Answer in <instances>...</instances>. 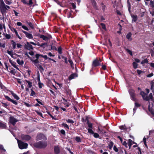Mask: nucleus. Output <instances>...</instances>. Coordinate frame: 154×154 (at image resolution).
Segmentation results:
<instances>
[{
	"mask_svg": "<svg viewBox=\"0 0 154 154\" xmlns=\"http://www.w3.org/2000/svg\"><path fill=\"white\" fill-rule=\"evenodd\" d=\"M75 140L77 142H81L80 138L79 137H75Z\"/></svg>",
	"mask_w": 154,
	"mask_h": 154,
	"instance_id": "a19ab883",
	"label": "nucleus"
},
{
	"mask_svg": "<svg viewBox=\"0 0 154 154\" xmlns=\"http://www.w3.org/2000/svg\"><path fill=\"white\" fill-rule=\"evenodd\" d=\"M148 63V60L147 59H145L142 60L141 62V64H143L145 63Z\"/></svg>",
	"mask_w": 154,
	"mask_h": 154,
	"instance_id": "ea45409f",
	"label": "nucleus"
},
{
	"mask_svg": "<svg viewBox=\"0 0 154 154\" xmlns=\"http://www.w3.org/2000/svg\"><path fill=\"white\" fill-rule=\"evenodd\" d=\"M119 128L121 130H123L121 133V135L129 134V132L130 130V127H127L125 125L120 126Z\"/></svg>",
	"mask_w": 154,
	"mask_h": 154,
	"instance_id": "39448f33",
	"label": "nucleus"
},
{
	"mask_svg": "<svg viewBox=\"0 0 154 154\" xmlns=\"http://www.w3.org/2000/svg\"><path fill=\"white\" fill-rule=\"evenodd\" d=\"M22 28H23L24 29L28 31L29 30L28 28L25 26L23 25L22 26Z\"/></svg>",
	"mask_w": 154,
	"mask_h": 154,
	"instance_id": "0e129e2a",
	"label": "nucleus"
},
{
	"mask_svg": "<svg viewBox=\"0 0 154 154\" xmlns=\"http://www.w3.org/2000/svg\"><path fill=\"white\" fill-rule=\"evenodd\" d=\"M7 126L6 124L5 123H3L0 121V128L5 129Z\"/></svg>",
	"mask_w": 154,
	"mask_h": 154,
	"instance_id": "aec40b11",
	"label": "nucleus"
},
{
	"mask_svg": "<svg viewBox=\"0 0 154 154\" xmlns=\"http://www.w3.org/2000/svg\"><path fill=\"white\" fill-rule=\"evenodd\" d=\"M25 48L28 50H33V48L32 45L29 42H27L26 44L25 45Z\"/></svg>",
	"mask_w": 154,
	"mask_h": 154,
	"instance_id": "4468645a",
	"label": "nucleus"
},
{
	"mask_svg": "<svg viewBox=\"0 0 154 154\" xmlns=\"http://www.w3.org/2000/svg\"><path fill=\"white\" fill-rule=\"evenodd\" d=\"M33 4L32 1V0H29V3H27V5H31Z\"/></svg>",
	"mask_w": 154,
	"mask_h": 154,
	"instance_id": "69168bd1",
	"label": "nucleus"
},
{
	"mask_svg": "<svg viewBox=\"0 0 154 154\" xmlns=\"http://www.w3.org/2000/svg\"><path fill=\"white\" fill-rule=\"evenodd\" d=\"M17 62L20 65H23L24 63L23 61V60L20 61L19 59L17 60Z\"/></svg>",
	"mask_w": 154,
	"mask_h": 154,
	"instance_id": "c85d7f7f",
	"label": "nucleus"
},
{
	"mask_svg": "<svg viewBox=\"0 0 154 154\" xmlns=\"http://www.w3.org/2000/svg\"><path fill=\"white\" fill-rule=\"evenodd\" d=\"M22 140L25 141H29L30 140L31 137L29 135H21Z\"/></svg>",
	"mask_w": 154,
	"mask_h": 154,
	"instance_id": "2eb2a0df",
	"label": "nucleus"
},
{
	"mask_svg": "<svg viewBox=\"0 0 154 154\" xmlns=\"http://www.w3.org/2000/svg\"><path fill=\"white\" fill-rule=\"evenodd\" d=\"M26 82L28 83V86L29 88H31L32 85V82L26 80Z\"/></svg>",
	"mask_w": 154,
	"mask_h": 154,
	"instance_id": "c9c22d12",
	"label": "nucleus"
},
{
	"mask_svg": "<svg viewBox=\"0 0 154 154\" xmlns=\"http://www.w3.org/2000/svg\"><path fill=\"white\" fill-rule=\"evenodd\" d=\"M39 56L40 57V58H44L45 60H46L48 59V57H47V55H43L41 54H39Z\"/></svg>",
	"mask_w": 154,
	"mask_h": 154,
	"instance_id": "2f4dec72",
	"label": "nucleus"
},
{
	"mask_svg": "<svg viewBox=\"0 0 154 154\" xmlns=\"http://www.w3.org/2000/svg\"><path fill=\"white\" fill-rule=\"evenodd\" d=\"M32 58L31 60L33 63L34 65L37 67H38V63H40V61H43L40 59L41 58L39 54H36L35 55V57H33Z\"/></svg>",
	"mask_w": 154,
	"mask_h": 154,
	"instance_id": "f03ea898",
	"label": "nucleus"
},
{
	"mask_svg": "<svg viewBox=\"0 0 154 154\" xmlns=\"http://www.w3.org/2000/svg\"><path fill=\"white\" fill-rule=\"evenodd\" d=\"M131 17L132 18V21L135 22L137 20V15H131Z\"/></svg>",
	"mask_w": 154,
	"mask_h": 154,
	"instance_id": "393cba45",
	"label": "nucleus"
},
{
	"mask_svg": "<svg viewBox=\"0 0 154 154\" xmlns=\"http://www.w3.org/2000/svg\"><path fill=\"white\" fill-rule=\"evenodd\" d=\"M113 142L112 141H111L109 144V145H108V147L110 149H111L112 148V146H113Z\"/></svg>",
	"mask_w": 154,
	"mask_h": 154,
	"instance_id": "72a5a7b5",
	"label": "nucleus"
},
{
	"mask_svg": "<svg viewBox=\"0 0 154 154\" xmlns=\"http://www.w3.org/2000/svg\"><path fill=\"white\" fill-rule=\"evenodd\" d=\"M5 2L6 4L8 5H10L11 3V2L8 1V0H5Z\"/></svg>",
	"mask_w": 154,
	"mask_h": 154,
	"instance_id": "13d9d810",
	"label": "nucleus"
},
{
	"mask_svg": "<svg viewBox=\"0 0 154 154\" xmlns=\"http://www.w3.org/2000/svg\"><path fill=\"white\" fill-rule=\"evenodd\" d=\"M100 25L101 26L102 28L103 29L106 30V28L105 24L103 23H101Z\"/></svg>",
	"mask_w": 154,
	"mask_h": 154,
	"instance_id": "c03bdc74",
	"label": "nucleus"
},
{
	"mask_svg": "<svg viewBox=\"0 0 154 154\" xmlns=\"http://www.w3.org/2000/svg\"><path fill=\"white\" fill-rule=\"evenodd\" d=\"M7 53L9 55H10L11 57H13V54L12 53V51H9V50H8L7 51Z\"/></svg>",
	"mask_w": 154,
	"mask_h": 154,
	"instance_id": "37998d69",
	"label": "nucleus"
},
{
	"mask_svg": "<svg viewBox=\"0 0 154 154\" xmlns=\"http://www.w3.org/2000/svg\"><path fill=\"white\" fill-rule=\"evenodd\" d=\"M62 125L63 127H64V128L68 130L69 129V127L68 125L66 123H63L62 124Z\"/></svg>",
	"mask_w": 154,
	"mask_h": 154,
	"instance_id": "c756f323",
	"label": "nucleus"
},
{
	"mask_svg": "<svg viewBox=\"0 0 154 154\" xmlns=\"http://www.w3.org/2000/svg\"><path fill=\"white\" fill-rule=\"evenodd\" d=\"M11 93L14 99L17 100H18L20 99V98L16 94L14 93L13 91H11Z\"/></svg>",
	"mask_w": 154,
	"mask_h": 154,
	"instance_id": "412c9836",
	"label": "nucleus"
},
{
	"mask_svg": "<svg viewBox=\"0 0 154 154\" xmlns=\"http://www.w3.org/2000/svg\"><path fill=\"white\" fill-rule=\"evenodd\" d=\"M93 128H89L88 130V132L90 134L94 135H99V134H105L107 133L108 131L106 128L104 127H102L101 126H99L98 127L97 129V133H94L93 131Z\"/></svg>",
	"mask_w": 154,
	"mask_h": 154,
	"instance_id": "f257e3e1",
	"label": "nucleus"
},
{
	"mask_svg": "<svg viewBox=\"0 0 154 154\" xmlns=\"http://www.w3.org/2000/svg\"><path fill=\"white\" fill-rule=\"evenodd\" d=\"M101 65V63L100 62L99 60L97 59L94 60L92 62V68L94 69V67L100 66Z\"/></svg>",
	"mask_w": 154,
	"mask_h": 154,
	"instance_id": "1a4fd4ad",
	"label": "nucleus"
},
{
	"mask_svg": "<svg viewBox=\"0 0 154 154\" xmlns=\"http://www.w3.org/2000/svg\"><path fill=\"white\" fill-rule=\"evenodd\" d=\"M148 109L151 114L152 115L154 116V110L152 108H150V105L149 104L148 106Z\"/></svg>",
	"mask_w": 154,
	"mask_h": 154,
	"instance_id": "b1692460",
	"label": "nucleus"
},
{
	"mask_svg": "<svg viewBox=\"0 0 154 154\" xmlns=\"http://www.w3.org/2000/svg\"><path fill=\"white\" fill-rule=\"evenodd\" d=\"M47 145L46 142L40 141L34 143L33 146L35 147L39 148H44Z\"/></svg>",
	"mask_w": 154,
	"mask_h": 154,
	"instance_id": "7ed1b4c3",
	"label": "nucleus"
},
{
	"mask_svg": "<svg viewBox=\"0 0 154 154\" xmlns=\"http://www.w3.org/2000/svg\"><path fill=\"white\" fill-rule=\"evenodd\" d=\"M26 23L27 24H28L29 26L32 29H33L34 28V27L33 26V25L32 24V23H31V22H26Z\"/></svg>",
	"mask_w": 154,
	"mask_h": 154,
	"instance_id": "473e14b6",
	"label": "nucleus"
},
{
	"mask_svg": "<svg viewBox=\"0 0 154 154\" xmlns=\"http://www.w3.org/2000/svg\"><path fill=\"white\" fill-rule=\"evenodd\" d=\"M77 77V75L76 73H73L71 74L69 77L68 79L69 80H70L73 79L75 77Z\"/></svg>",
	"mask_w": 154,
	"mask_h": 154,
	"instance_id": "f3484780",
	"label": "nucleus"
},
{
	"mask_svg": "<svg viewBox=\"0 0 154 154\" xmlns=\"http://www.w3.org/2000/svg\"><path fill=\"white\" fill-rule=\"evenodd\" d=\"M82 121L83 122H86V123L87 124V123H88V122H89V120L88 119V117H87L86 118V119H85V120L83 118H82Z\"/></svg>",
	"mask_w": 154,
	"mask_h": 154,
	"instance_id": "09e8293b",
	"label": "nucleus"
},
{
	"mask_svg": "<svg viewBox=\"0 0 154 154\" xmlns=\"http://www.w3.org/2000/svg\"><path fill=\"white\" fill-rule=\"evenodd\" d=\"M153 95L152 93H150L149 94V99L151 100H152V99L153 98Z\"/></svg>",
	"mask_w": 154,
	"mask_h": 154,
	"instance_id": "6e6d98bb",
	"label": "nucleus"
},
{
	"mask_svg": "<svg viewBox=\"0 0 154 154\" xmlns=\"http://www.w3.org/2000/svg\"><path fill=\"white\" fill-rule=\"evenodd\" d=\"M11 42L13 48L15 49L16 48V43L13 40H11Z\"/></svg>",
	"mask_w": 154,
	"mask_h": 154,
	"instance_id": "7c9ffc66",
	"label": "nucleus"
},
{
	"mask_svg": "<svg viewBox=\"0 0 154 154\" xmlns=\"http://www.w3.org/2000/svg\"><path fill=\"white\" fill-rule=\"evenodd\" d=\"M18 146L21 149H26L27 147L28 144L26 143H24L21 141L17 140Z\"/></svg>",
	"mask_w": 154,
	"mask_h": 154,
	"instance_id": "6e6552de",
	"label": "nucleus"
},
{
	"mask_svg": "<svg viewBox=\"0 0 154 154\" xmlns=\"http://www.w3.org/2000/svg\"><path fill=\"white\" fill-rule=\"evenodd\" d=\"M38 87L39 88H42V86L44 85L43 83H41V82H38Z\"/></svg>",
	"mask_w": 154,
	"mask_h": 154,
	"instance_id": "864d4df0",
	"label": "nucleus"
},
{
	"mask_svg": "<svg viewBox=\"0 0 154 154\" xmlns=\"http://www.w3.org/2000/svg\"><path fill=\"white\" fill-rule=\"evenodd\" d=\"M3 104V106L7 108L8 106V105L6 103H4L3 102H1Z\"/></svg>",
	"mask_w": 154,
	"mask_h": 154,
	"instance_id": "5fc2aeb1",
	"label": "nucleus"
},
{
	"mask_svg": "<svg viewBox=\"0 0 154 154\" xmlns=\"http://www.w3.org/2000/svg\"><path fill=\"white\" fill-rule=\"evenodd\" d=\"M38 36L39 37L41 38H42L45 41H48V38L47 37V36H45L43 35H40L39 34L38 35Z\"/></svg>",
	"mask_w": 154,
	"mask_h": 154,
	"instance_id": "6ab92c4d",
	"label": "nucleus"
},
{
	"mask_svg": "<svg viewBox=\"0 0 154 154\" xmlns=\"http://www.w3.org/2000/svg\"><path fill=\"white\" fill-rule=\"evenodd\" d=\"M150 6L152 8H154V1L151 0L150 1Z\"/></svg>",
	"mask_w": 154,
	"mask_h": 154,
	"instance_id": "49530a36",
	"label": "nucleus"
},
{
	"mask_svg": "<svg viewBox=\"0 0 154 154\" xmlns=\"http://www.w3.org/2000/svg\"><path fill=\"white\" fill-rule=\"evenodd\" d=\"M123 145L126 148L128 147V143H127L125 141L123 142L122 143Z\"/></svg>",
	"mask_w": 154,
	"mask_h": 154,
	"instance_id": "bf43d9fd",
	"label": "nucleus"
},
{
	"mask_svg": "<svg viewBox=\"0 0 154 154\" xmlns=\"http://www.w3.org/2000/svg\"><path fill=\"white\" fill-rule=\"evenodd\" d=\"M133 68L136 69L137 68L138 64L136 62H134L133 63Z\"/></svg>",
	"mask_w": 154,
	"mask_h": 154,
	"instance_id": "f704fd0d",
	"label": "nucleus"
},
{
	"mask_svg": "<svg viewBox=\"0 0 154 154\" xmlns=\"http://www.w3.org/2000/svg\"><path fill=\"white\" fill-rule=\"evenodd\" d=\"M35 112H36L37 113V114L38 115L40 116H41V117H42V112H39L37 110H35Z\"/></svg>",
	"mask_w": 154,
	"mask_h": 154,
	"instance_id": "603ef678",
	"label": "nucleus"
},
{
	"mask_svg": "<svg viewBox=\"0 0 154 154\" xmlns=\"http://www.w3.org/2000/svg\"><path fill=\"white\" fill-rule=\"evenodd\" d=\"M144 12H142L140 13L139 14V16L140 17H143V16H144Z\"/></svg>",
	"mask_w": 154,
	"mask_h": 154,
	"instance_id": "338daca9",
	"label": "nucleus"
},
{
	"mask_svg": "<svg viewBox=\"0 0 154 154\" xmlns=\"http://www.w3.org/2000/svg\"><path fill=\"white\" fill-rule=\"evenodd\" d=\"M31 92L30 94V96L34 97L35 94V92L33 91L32 89H31Z\"/></svg>",
	"mask_w": 154,
	"mask_h": 154,
	"instance_id": "58836bf2",
	"label": "nucleus"
},
{
	"mask_svg": "<svg viewBox=\"0 0 154 154\" xmlns=\"http://www.w3.org/2000/svg\"><path fill=\"white\" fill-rule=\"evenodd\" d=\"M140 95L142 96L143 99L144 100H145V96L147 95V94H146L145 92L143 91H140Z\"/></svg>",
	"mask_w": 154,
	"mask_h": 154,
	"instance_id": "a878e982",
	"label": "nucleus"
},
{
	"mask_svg": "<svg viewBox=\"0 0 154 154\" xmlns=\"http://www.w3.org/2000/svg\"><path fill=\"white\" fill-rule=\"evenodd\" d=\"M51 49L53 50H54L56 51L57 50V48L54 45H51Z\"/></svg>",
	"mask_w": 154,
	"mask_h": 154,
	"instance_id": "de8ad7c7",
	"label": "nucleus"
},
{
	"mask_svg": "<svg viewBox=\"0 0 154 154\" xmlns=\"http://www.w3.org/2000/svg\"><path fill=\"white\" fill-rule=\"evenodd\" d=\"M38 67H37L39 69L40 72L42 73L44 71V69L41 65L38 64Z\"/></svg>",
	"mask_w": 154,
	"mask_h": 154,
	"instance_id": "cd10ccee",
	"label": "nucleus"
},
{
	"mask_svg": "<svg viewBox=\"0 0 154 154\" xmlns=\"http://www.w3.org/2000/svg\"><path fill=\"white\" fill-rule=\"evenodd\" d=\"M64 11H66V12H67V16L68 18H69L70 17L72 18L73 17L72 15L73 11L71 9H69V10H68L67 9L65 10Z\"/></svg>",
	"mask_w": 154,
	"mask_h": 154,
	"instance_id": "9b49d317",
	"label": "nucleus"
},
{
	"mask_svg": "<svg viewBox=\"0 0 154 154\" xmlns=\"http://www.w3.org/2000/svg\"><path fill=\"white\" fill-rule=\"evenodd\" d=\"M134 143V142H133V141H132L130 139H129L128 140V143H129V144H133Z\"/></svg>",
	"mask_w": 154,
	"mask_h": 154,
	"instance_id": "052dcab7",
	"label": "nucleus"
},
{
	"mask_svg": "<svg viewBox=\"0 0 154 154\" xmlns=\"http://www.w3.org/2000/svg\"><path fill=\"white\" fill-rule=\"evenodd\" d=\"M9 61L10 63H11V65L14 68H16L18 70H19V68L16 65V63L12 61L11 60V59H9Z\"/></svg>",
	"mask_w": 154,
	"mask_h": 154,
	"instance_id": "dca6fc26",
	"label": "nucleus"
},
{
	"mask_svg": "<svg viewBox=\"0 0 154 154\" xmlns=\"http://www.w3.org/2000/svg\"><path fill=\"white\" fill-rule=\"evenodd\" d=\"M3 35H5V37L7 39H8L11 38V36L10 34H6L5 35V33H3Z\"/></svg>",
	"mask_w": 154,
	"mask_h": 154,
	"instance_id": "79ce46f5",
	"label": "nucleus"
},
{
	"mask_svg": "<svg viewBox=\"0 0 154 154\" xmlns=\"http://www.w3.org/2000/svg\"><path fill=\"white\" fill-rule=\"evenodd\" d=\"M36 138L37 140H40L42 139H44V138L46 139V138H45V135H37Z\"/></svg>",
	"mask_w": 154,
	"mask_h": 154,
	"instance_id": "4be33fe9",
	"label": "nucleus"
},
{
	"mask_svg": "<svg viewBox=\"0 0 154 154\" xmlns=\"http://www.w3.org/2000/svg\"><path fill=\"white\" fill-rule=\"evenodd\" d=\"M141 106V104L138 103L137 102H136L135 103V107H139Z\"/></svg>",
	"mask_w": 154,
	"mask_h": 154,
	"instance_id": "8fccbe9b",
	"label": "nucleus"
},
{
	"mask_svg": "<svg viewBox=\"0 0 154 154\" xmlns=\"http://www.w3.org/2000/svg\"><path fill=\"white\" fill-rule=\"evenodd\" d=\"M5 43L2 44V43L0 42V47H2L3 48H5Z\"/></svg>",
	"mask_w": 154,
	"mask_h": 154,
	"instance_id": "e2e57ef3",
	"label": "nucleus"
},
{
	"mask_svg": "<svg viewBox=\"0 0 154 154\" xmlns=\"http://www.w3.org/2000/svg\"><path fill=\"white\" fill-rule=\"evenodd\" d=\"M60 148L58 146H55L54 147V152L56 154H58L60 152Z\"/></svg>",
	"mask_w": 154,
	"mask_h": 154,
	"instance_id": "5701e85b",
	"label": "nucleus"
},
{
	"mask_svg": "<svg viewBox=\"0 0 154 154\" xmlns=\"http://www.w3.org/2000/svg\"><path fill=\"white\" fill-rule=\"evenodd\" d=\"M5 3L3 0H0V11L2 15L7 12L8 9L5 7Z\"/></svg>",
	"mask_w": 154,
	"mask_h": 154,
	"instance_id": "20e7f679",
	"label": "nucleus"
},
{
	"mask_svg": "<svg viewBox=\"0 0 154 154\" xmlns=\"http://www.w3.org/2000/svg\"><path fill=\"white\" fill-rule=\"evenodd\" d=\"M25 55L28 58H29L30 60H31L32 59V57H30L29 55L28 54L27 52H26L25 53Z\"/></svg>",
	"mask_w": 154,
	"mask_h": 154,
	"instance_id": "4d7b16f0",
	"label": "nucleus"
},
{
	"mask_svg": "<svg viewBox=\"0 0 154 154\" xmlns=\"http://www.w3.org/2000/svg\"><path fill=\"white\" fill-rule=\"evenodd\" d=\"M24 105L27 107H30L32 106V105L29 104L25 102L24 103Z\"/></svg>",
	"mask_w": 154,
	"mask_h": 154,
	"instance_id": "680f3d73",
	"label": "nucleus"
},
{
	"mask_svg": "<svg viewBox=\"0 0 154 154\" xmlns=\"http://www.w3.org/2000/svg\"><path fill=\"white\" fill-rule=\"evenodd\" d=\"M5 97L6 100L9 101L11 102L13 104L15 105H17L18 104V103L17 101H16L15 100L11 99L8 96L5 95Z\"/></svg>",
	"mask_w": 154,
	"mask_h": 154,
	"instance_id": "f8f14e48",
	"label": "nucleus"
},
{
	"mask_svg": "<svg viewBox=\"0 0 154 154\" xmlns=\"http://www.w3.org/2000/svg\"><path fill=\"white\" fill-rule=\"evenodd\" d=\"M87 125H88V127L89 128H93V124L92 123H90V122H88V123H87Z\"/></svg>",
	"mask_w": 154,
	"mask_h": 154,
	"instance_id": "a18cd8bd",
	"label": "nucleus"
},
{
	"mask_svg": "<svg viewBox=\"0 0 154 154\" xmlns=\"http://www.w3.org/2000/svg\"><path fill=\"white\" fill-rule=\"evenodd\" d=\"M63 49L61 46H59L56 50L60 54H61L63 53Z\"/></svg>",
	"mask_w": 154,
	"mask_h": 154,
	"instance_id": "bb28decb",
	"label": "nucleus"
},
{
	"mask_svg": "<svg viewBox=\"0 0 154 154\" xmlns=\"http://www.w3.org/2000/svg\"><path fill=\"white\" fill-rule=\"evenodd\" d=\"M66 121L68 122L69 123H71L73 124L74 122V121H73L72 119H66Z\"/></svg>",
	"mask_w": 154,
	"mask_h": 154,
	"instance_id": "4c0bfd02",
	"label": "nucleus"
},
{
	"mask_svg": "<svg viewBox=\"0 0 154 154\" xmlns=\"http://www.w3.org/2000/svg\"><path fill=\"white\" fill-rule=\"evenodd\" d=\"M61 57L62 59H63L64 60V62L65 63L67 64L68 61L69 62L70 64L71 68L73 69H74V67L73 62L72 60L70 58H69L68 60V59L66 57H65L63 55H61Z\"/></svg>",
	"mask_w": 154,
	"mask_h": 154,
	"instance_id": "0eeeda50",
	"label": "nucleus"
},
{
	"mask_svg": "<svg viewBox=\"0 0 154 154\" xmlns=\"http://www.w3.org/2000/svg\"><path fill=\"white\" fill-rule=\"evenodd\" d=\"M125 51L128 53H129L131 56H132V53L131 51L128 48H125Z\"/></svg>",
	"mask_w": 154,
	"mask_h": 154,
	"instance_id": "e433bc0d",
	"label": "nucleus"
},
{
	"mask_svg": "<svg viewBox=\"0 0 154 154\" xmlns=\"http://www.w3.org/2000/svg\"><path fill=\"white\" fill-rule=\"evenodd\" d=\"M113 149L115 152H117L119 151L118 149L115 146L113 147Z\"/></svg>",
	"mask_w": 154,
	"mask_h": 154,
	"instance_id": "774afa93",
	"label": "nucleus"
},
{
	"mask_svg": "<svg viewBox=\"0 0 154 154\" xmlns=\"http://www.w3.org/2000/svg\"><path fill=\"white\" fill-rule=\"evenodd\" d=\"M132 34L131 32L128 33L126 35V38L129 41H131L132 38H131Z\"/></svg>",
	"mask_w": 154,
	"mask_h": 154,
	"instance_id": "a211bd4d",
	"label": "nucleus"
},
{
	"mask_svg": "<svg viewBox=\"0 0 154 154\" xmlns=\"http://www.w3.org/2000/svg\"><path fill=\"white\" fill-rule=\"evenodd\" d=\"M101 5L102 10L103 11H105L106 8V6L103 3H101Z\"/></svg>",
	"mask_w": 154,
	"mask_h": 154,
	"instance_id": "3c124183",
	"label": "nucleus"
},
{
	"mask_svg": "<svg viewBox=\"0 0 154 154\" xmlns=\"http://www.w3.org/2000/svg\"><path fill=\"white\" fill-rule=\"evenodd\" d=\"M9 122H10L13 125H14L16 122L18 121L13 116H10L9 117Z\"/></svg>",
	"mask_w": 154,
	"mask_h": 154,
	"instance_id": "9d476101",
	"label": "nucleus"
},
{
	"mask_svg": "<svg viewBox=\"0 0 154 154\" xmlns=\"http://www.w3.org/2000/svg\"><path fill=\"white\" fill-rule=\"evenodd\" d=\"M128 92L131 100L134 101H136L137 100L136 98V94L134 90L133 89H130L128 90Z\"/></svg>",
	"mask_w": 154,
	"mask_h": 154,
	"instance_id": "423d86ee",
	"label": "nucleus"
},
{
	"mask_svg": "<svg viewBox=\"0 0 154 154\" xmlns=\"http://www.w3.org/2000/svg\"><path fill=\"white\" fill-rule=\"evenodd\" d=\"M22 32L25 34L26 37L30 39H32L33 37L31 33H28L27 32L22 30Z\"/></svg>",
	"mask_w": 154,
	"mask_h": 154,
	"instance_id": "ddd939ff",
	"label": "nucleus"
}]
</instances>
